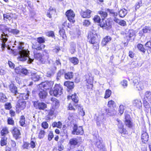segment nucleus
Listing matches in <instances>:
<instances>
[{"label":"nucleus","instance_id":"obj_37","mask_svg":"<svg viewBox=\"0 0 151 151\" xmlns=\"http://www.w3.org/2000/svg\"><path fill=\"white\" fill-rule=\"evenodd\" d=\"M70 62L73 63L74 65H76L78 64L79 62V60L78 58L76 57H72L69 58Z\"/></svg>","mask_w":151,"mask_h":151},{"label":"nucleus","instance_id":"obj_13","mask_svg":"<svg viewBox=\"0 0 151 151\" xmlns=\"http://www.w3.org/2000/svg\"><path fill=\"white\" fill-rule=\"evenodd\" d=\"M44 38H37V41L38 43L39 44V46L36 48H35L36 50H42V49L44 48L45 47V45L42 44L45 42Z\"/></svg>","mask_w":151,"mask_h":151},{"label":"nucleus","instance_id":"obj_38","mask_svg":"<svg viewBox=\"0 0 151 151\" xmlns=\"http://www.w3.org/2000/svg\"><path fill=\"white\" fill-rule=\"evenodd\" d=\"M8 38H0V40L1 42V47L3 50H4V49L6 47L5 43L7 41Z\"/></svg>","mask_w":151,"mask_h":151},{"label":"nucleus","instance_id":"obj_36","mask_svg":"<svg viewBox=\"0 0 151 151\" xmlns=\"http://www.w3.org/2000/svg\"><path fill=\"white\" fill-rule=\"evenodd\" d=\"M98 13L101 16V18H103V19H104L106 18L108 15L106 12L102 10L99 11Z\"/></svg>","mask_w":151,"mask_h":151},{"label":"nucleus","instance_id":"obj_20","mask_svg":"<svg viewBox=\"0 0 151 151\" xmlns=\"http://www.w3.org/2000/svg\"><path fill=\"white\" fill-rule=\"evenodd\" d=\"M93 20L94 22L98 23V25L100 26L101 24H102V22L104 21V19H101L100 17L97 15H95Z\"/></svg>","mask_w":151,"mask_h":151},{"label":"nucleus","instance_id":"obj_52","mask_svg":"<svg viewBox=\"0 0 151 151\" xmlns=\"http://www.w3.org/2000/svg\"><path fill=\"white\" fill-rule=\"evenodd\" d=\"M120 84L124 88L127 86V81L126 80H124L120 83Z\"/></svg>","mask_w":151,"mask_h":151},{"label":"nucleus","instance_id":"obj_45","mask_svg":"<svg viewBox=\"0 0 151 151\" xmlns=\"http://www.w3.org/2000/svg\"><path fill=\"white\" fill-rule=\"evenodd\" d=\"M62 123L60 122H54L52 124L53 127H56L58 128H60L62 126Z\"/></svg>","mask_w":151,"mask_h":151},{"label":"nucleus","instance_id":"obj_53","mask_svg":"<svg viewBox=\"0 0 151 151\" xmlns=\"http://www.w3.org/2000/svg\"><path fill=\"white\" fill-rule=\"evenodd\" d=\"M129 37V38L134 37H135V34L134 31L133 30H129L128 31Z\"/></svg>","mask_w":151,"mask_h":151},{"label":"nucleus","instance_id":"obj_23","mask_svg":"<svg viewBox=\"0 0 151 151\" xmlns=\"http://www.w3.org/2000/svg\"><path fill=\"white\" fill-rule=\"evenodd\" d=\"M64 85L66 86L68 89L71 90L73 89L74 87V83L73 82H70L69 81H68L65 82Z\"/></svg>","mask_w":151,"mask_h":151},{"label":"nucleus","instance_id":"obj_41","mask_svg":"<svg viewBox=\"0 0 151 151\" xmlns=\"http://www.w3.org/2000/svg\"><path fill=\"white\" fill-rule=\"evenodd\" d=\"M59 33L60 35V37H62V38H65L66 37L65 29L60 28V29Z\"/></svg>","mask_w":151,"mask_h":151},{"label":"nucleus","instance_id":"obj_25","mask_svg":"<svg viewBox=\"0 0 151 151\" xmlns=\"http://www.w3.org/2000/svg\"><path fill=\"white\" fill-rule=\"evenodd\" d=\"M55 12L56 10L51 7H50L47 12L46 16L47 17L51 19L52 18V15L53 12Z\"/></svg>","mask_w":151,"mask_h":151},{"label":"nucleus","instance_id":"obj_11","mask_svg":"<svg viewBox=\"0 0 151 151\" xmlns=\"http://www.w3.org/2000/svg\"><path fill=\"white\" fill-rule=\"evenodd\" d=\"M30 93V92L28 91H27L26 93H19L17 97V98L19 99H20L23 100L24 101L25 100H27L28 99Z\"/></svg>","mask_w":151,"mask_h":151},{"label":"nucleus","instance_id":"obj_22","mask_svg":"<svg viewBox=\"0 0 151 151\" xmlns=\"http://www.w3.org/2000/svg\"><path fill=\"white\" fill-rule=\"evenodd\" d=\"M133 104L138 109H140L142 106V103L140 100L135 99L133 101Z\"/></svg>","mask_w":151,"mask_h":151},{"label":"nucleus","instance_id":"obj_17","mask_svg":"<svg viewBox=\"0 0 151 151\" xmlns=\"http://www.w3.org/2000/svg\"><path fill=\"white\" fill-rule=\"evenodd\" d=\"M26 106V103L25 101L22 99H19L17 102V106L21 109H23L25 108Z\"/></svg>","mask_w":151,"mask_h":151},{"label":"nucleus","instance_id":"obj_9","mask_svg":"<svg viewBox=\"0 0 151 151\" xmlns=\"http://www.w3.org/2000/svg\"><path fill=\"white\" fill-rule=\"evenodd\" d=\"M91 11L87 9L85 11H81L80 13V15L83 18H89L91 17Z\"/></svg>","mask_w":151,"mask_h":151},{"label":"nucleus","instance_id":"obj_18","mask_svg":"<svg viewBox=\"0 0 151 151\" xmlns=\"http://www.w3.org/2000/svg\"><path fill=\"white\" fill-rule=\"evenodd\" d=\"M133 84L138 90L143 89L144 88L143 85L142 83L140 82H139L138 80L136 79L133 81Z\"/></svg>","mask_w":151,"mask_h":151},{"label":"nucleus","instance_id":"obj_24","mask_svg":"<svg viewBox=\"0 0 151 151\" xmlns=\"http://www.w3.org/2000/svg\"><path fill=\"white\" fill-rule=\"evenodd\" d=\"M148 135L147 132H143L142 133L141 136V139L142 142L144 143H145L146 142L148 141Z\"/></svg>","mask_w":151,"mask_h":151},{"label":"nucleus","instance_id":"obj_55","mask_svg":"<svg viewBox=\"0 0 151 151\" xmlns=\"http://www.w3.org/2000/svg\"><path fill=\"white\" fill-rule=\"evenodd\" d=\"M91 24V22L89 20L85 19L83 21V25L86 27H88Z\"/></svg>","mask_w":151,"mask_h":151},{"label":"nucleus","instance_id":"obj_46","mask_svg":"<svg viewBox=\"0 0 151 151\" xmlns=\"http://www.w3.org/2000/svg\"><path fill=\"white\" fill-rule=\"evenodd\" d=\"M111 38H103L101 44L103 46L106 45V44L111 40Z\"/></svg>","mask_w":151,"mask_h":151},{"label":"nucleus","instance_id":"obj_26","mask_svg":"<svg viewBox=\"0 0 151 151\" xmlns=\"http://www.w3.org/2000/svg\"><path fill=\"white\" fill-rule=\"evenodd\" d=\"M65 70L60 69L58 72L57 74L56 79L57 80H60L61 76L63 75L65 76Z\"/></svg>","mask_w":151,"mask_h":151},{"label":"nucleus","instance_id":"obj_28","mask_svg":"<svg viewBox=\"0 0 151 151\" xmlns=\"http://www.w3.org/2000/svg\"><path fill=\"white\" fill-rule=\"evenodd\" d=\"M70 51L72 54H73L76 51V44L73 42L70 43Z\"/></svg>","mask_w":151,"mask_h":151},{"label":"nucleus","instance_id":"obj_56","mask_svg":"<svg viewBox=\"0 0 151 151\" xmlns=\"http://www.w3.org/2000/svg\"><path fill=\"white\" fill-rule=\"evenodd\" d=\"M55 74V72L52 70L48 71L46 73V76L49 77H51L53 76Z\"/></svg>","mask_w":151,"mask_h":151},{"label":"nucleus","instance_id":"obj_16","mask_svg":"<svg viewBox=\"0 0 151 151\" xmlns=\"http://www.w3.org/2000/svg\"><path fill=\"white\" fill-rule=\"evenodd\" d=\"M9 88L11 92L17 97L19 93L17 91V87L12 83L9 86Z\"/></svg>","mask_w":151,"mask_h":151},{"label":"nucleus","instance_id":"obj_27","mask_svg":"<svg viewBox=\"0 0 151 151\" xmlns=\"http://www.w3.org/2000/svg\"><path fill=\"white\" fill-rule=\"evenodd\" d=\"M25 118L24 116H21L20 118L19 123L20 125L22 127H25L26 126V124L25 122Z\"/></svg>","mask_w":151,"mask_h":151},{"label":"nucleus","instance_id":"obj_29","mask_svg":"<svg viewBox=\"0 0 151 151\" xmlns=\"http://www.w3.org/2000/svg\"><path fill=\"white\" fill-rule=\"evenodd\" d=\"M72 27L71 24L67 22V21L66 20L62 24V28L64 29H67L68 28H70Z\"/></svg>","mask_w":151,"mask_h":151},{"label":"nucleus","instance_id":"obj_47","mask_svg":"<svg viewBox=\"0 0 151 151\" xmlns=\"http://www.w3.org/2000/svg\"><path fill=\"white\" fill-rule=\"evenodd\" d=\"M45 134V131L41 130L39 133L38 137L40 139L43 138L44 137Z\"/></svg>","mask_w":151,"mask_h":151},{"label":"nucleus","instance_id":"obj_40","mask_svg":"<svg viewBox=\"0 0 151 151\" xmlns=\"http://www.w3.org/2000/svg\"><path fill=\"white\" fill-rule=\"evenodd\" d=\"M70 97H71L72 101L74 103H77L78 102V98L76 94L75 93L74 94H73L72 96H70Z\"/></svg>","mask_w":151,"mask_h":151},{"label":"nucleus","instance_id":"obj_14","mask_svg":"<svg viewBox=\"0 0 151 151\" xmlns=\"http://www.w3.org/2000/svg\"><path fill=\"white\" fill-rule=\"evenodd\" d=\"M30 76L31 79L35 82L39 81L41 78L40 76L38 75L37 73L35 71H31Z\"/></svg>","mask_w":151,"mask_h":151},{"label":"nucleus","instance_id":"obj_54","mask_svg":"<svg viewBox=\"0 0 151 151\" xmlns=\"http://www.w3.org/2000/svg\"><path fill=\"white\" fill-rule=\"evenodd\" d=\"M111 90L108 89L106 91L105 94L104 98L105 99H107L109 97L111 94Z\"/></svg>","mask_w":151,"mask_h":151},{"label":"nucleus","instance_id":"obj_49","mask_svg":"<svg viewBox=\"0 0 151 151\" xmlns=\"http://www.w3.org/2000/svg\"><path fill=\"white\" fill-rule=\"evenodd\" d=\"M8 133V129L6 127L3 128L1 132V133L2 136H4L5 135L7 134Z\"/></svg>","mask_w":151,"mask_h":151},{"label":"nucleus","instance_id":"obj_57","mask_svg":"<svg viewBox=\"0 0 151 151\" xmlns=\"http://www.w3.org/2000/svg\"><path fill=\"white\" fill-rule=\"evenodd\" d=\"M144 107H145V110L147 113H148L150 110L151 113V107H150V105L149 104L145 106Z\"/></svg>","mask_w":151,"mask_h":151},{"label":"nucleus","instance_id":"obj_59","mask_svg":"<svg viewBox=\"0 0 151 151\" xmlns=\"http://www.w3.org/2000/svg\"><path fill=\"white\" fill-rule=\"evenodd\" d=\"M124 110V107L123 105H120L119 107V111L121 115L123 114Z\"/></svg>","mask_w":151,"mask_h":151},{"label":"nucleus","instance_id":"obj_21","mask_svg":"<svg viewBox=\"0 0 151 151\" xmlns=\"http://www.w3.org/2000/svg\"><path fill=\"white\" fill-rule=\"evenodd\" d=\"M49 58L48 54L45 53V54H43L42 55L40 61L42 63H45L48 60Z\"/></svg>","mask_w":151,"mask_h":151},{"label":"nucleus","instance_id":"obj_58","mask_svg":"<svg viewBox=\"0 0 151 151\" xmlns=\"http://www.w3.org/2000/svg\"><path fill=\"white\" fill-rule=\"evenodd\" d=\"M42 56L41 54L40 53H34V58L36 59L39 60V61L40 60V59L41 58Z\"/></svg>","mask_w":151,"mask_h":151},{"label":"nucleus","instance_id":"obj_2","mask_svg":"<svg viewBox=\"0 0 151 151\" xmlns=\"http://www.w3.org/2000/svg\"><path fill=\"white\" fill-rule=\"evenodd\" d=\"M63 88L60 84H55L52 91H50V95H53L55 96H58L62 93Z\"/></svg>","mask_w":151,"mask_h":151},{"label":"nucleus","instance_id":"obj_61","mask_svg":"<svg viewBox=\"0 0 151 151\" xmlns=\"http://www.w3.org/2000/svg\"><path fill=\"white\" fill-rule=\"evenodd\" d=\"M10 32L14 35H17L19 32V31L16 29H11Z\"/></svg>","mask_w":151,"mask_h":151},{"label":"nucleus","instance_id":"obj_62","mask_svg":"<svg viewBox=\"0 0 151 151\" xmlns=\"http://www.w3.org/2000/svg\"><path fill=\"white\" fill-rule=\"evenodd\" d=\"M54 137L53 132L52 131H50L49 133L48 137V139L49 141H51Z\"/></svg>","mask_w":151,"mask_h":151},{"label":"nucleus","instance_id":"obj_51","mask_svg":"<svg viewBox=\"0 0 151 151\" xmlns=\"http://www.w3.org/2000/svg\"><path fill=\"white\" fill-rule=\"evenodd\" d=\"M3 19L4 20H7V19L10 20L11 19L12 17L8 13L4 14H3Z\"/></svg>","mask_w":151,"mask_h":151},{"label":"nucleus","instance_id":"obj_34","mask_svg":"<svg viewBox=\"0 0 151 151\" xmlns=\"http://www.w3.org/2000/svg\"><path fill=\"white\" fill-rule=\"evenodd\" d=\"M7 138L5 136H4L1 137V139L0 141V144L1 146H3L6 145L7 142Z\"/></svg>","mask_w":151,"mask_h":151},{"label":"nucleus","instance_id":"obj_43","mask_svg":"<svg viewBox=\"0 0 151 151\" xmlns=\"http://www.w3.org/2000/svg\"><path fill=\"white\" fill-rule=\"evenodd\" d=\"M46 35L49 37H54L55 36L54 32L53 31H48L45 33Z\"/></svg>","mask_w":151,"mask_h":151},{"label":"nucleus","instance_id":"obj_63","mask_svg":"<svg viewBox=\"0 0 151 151\" xmlns=\"http://www.w3.org/2000/svg\"><path fill=\"white\" fill-rule=\"evenodd\" d=\"M108 105L109 107H114L116 106L114 101L112 100L109 101L108 102Z\"/></svg>","mask_w":151,"mask_h":151},{"label":"nucleus","instance_id":"obj_30","mask_svg":"<svg viewBox=\"0 0 151 151\" xmlns=\"http://www.w3.org/2000/svg\"><path fill=\"white\" fill-rule=\"evenodd\" d=\"M127 10L124 9H120L119 12V15L121 17H124L127 14Z\"/></svg>","mask_w":151,"mask_h":151},{"label":"nucleus","instance_id":"obj_1","mask_svg":"<svg viewBox=\"0 0 151 151\" xmlns=\"http://www.w3.org/2000/svg\"><path fill=\"white\" fill-rule=\"evenodd\" d=\"M23 42H19V45L18 46L19 53L20 55L19 59L21 61H24L27 60V58L29 59V52L27 50L24 49Z\"/></svg>","mask_w":151,"mask_h":151},{"label":"nucleus","instance_id":"obj_32","mask_svg":"<svg viewBox=\"0 0 151 151\" xmlns=\"http://www.w3.org/2000/svg\"><path fill=\"white\" fill-rule=\"evenodd\" d=\"M7 98L5 95L2 93H0V102L4 103L7 101Z\"/></svg>","mask_w":151,"mask_h":151},{"label":"nucleus","instance_id":"obj_44","mask_svg":"<svg viewBox=\"0 0 151 151\" xmlns=\"http://www.w3.org/2000/svg\"><path fill=\"white\" fill-rule=\"evenodd\" d=\"M125 123L126 126L129 128H131L133 126V124L130 120H125Z\"/></svg>","mask_w":151,"mask_h":151},{"label":"nucleus","instance_id":"obj_50","mask_svg":"<svg viewBox=\"0 0 151 151\" xmlns=\"http://www.w3.org/2000/svg\"><path fill=\"white\" fill-rule=\"evenodd\" d=\"M137 47L141 51L145 53V49L143 47V45L141 44H139L137 45Z\"/></svg>","mask_w":151,"mask_h":151},{"label":"nucleus","instance_id":"obj_15","mask_svg":"<svg viewBox=\"0 0 151 151\" xmlns=\"http://www.w3.org/2000/svg\"><path fill=\"white\" fill-rule=\"evenodd\" d=\"M151 32V27L150 26H145L139 33L140 36L142 37L144 36V34L150 32Z\"/></svg>","mask_w":151,"mask_h":151},{"label":"nucleus","instance_id":"obj_19","mask_svg":"<svg viewBox=\"0 0 151 151\" xmlns=\"http://www.w3.org/2000/svg\"><path fill=\"white\" fill-rule=\"evenodd\" d=\"M16 73H20L25 75H27L28 73V70L24 68H22V67H17L15 69Z\"/></svg>","mask_w":151,"mask_h":151},{"label":"nucleus","instance_id":"obj_64","mask_svg":"<svg viewBox=\"0 0 151 151\" xmlns=\"http://www.w3.org/2000/svg\"><path fill=\"white\" fill-rule=\"evenodd\" d=\"M4 107L5 109H6L9 110L12 108V106L11 103H6L4 105Z\"/></svg>","mask_w":151,"mask_h":151},{"label":"nucleus","instance_id":"obj_39","mask_svg":"<svg viewBox=\"0 0 151 151\" xmlns=\"http://www.w3.org/2000/svg\"><path fill=\"white\" fill-rule=\"evenodd\" d=\"M96 36V35L93 30L89 32L88 35V38H95Z\"/></svg>","mask_w":151,"mask_h":151},{"label":"nucleus","instance_id":"obj_7","mask_svg":"<svg viewBox=\"0 0 151 151\" xmlns=\"http://www.w3.org/2000/svg\"><path fill=\"white\" fill-rule=\"evenodd\" d=\"M95 145L99 149V151H107L101 138L96 139Z\"/></svg>","mask_w":151,"mask_h":151},{"label":"nucleus","instance_id":"obj_31","mask_svg":"<svg viewBox=\"0 0 151 151\" xmlns=\"http://www.w3.org/2000/svg\"><path fill=\"white\" fill-rule=\"evenodd\" d=\"M143 99L147 100L148 101H151V92L149 91H147L145 93Z\"/></svg>","mask_w":151,"mask_h":151},{"label":"nucleus","instance_id":"obj_60","mask_svg":"<svg viewBox=\"0 0 151 151\" xmlns=\"http://www.w3.org/2000/svg\"><path fill=\"white\" fill-rule=\"evenodd\" d=\"M7 122L9 124L13 125L14 124V121L12 118L9 117L7 119Z\"/></svg>","mask_w":151,"mask_h":151},{"label":"nucleus","instance_id":"obj_3","mask_svg":"<svg viewBox=\"0 0 151 151\" xmlns=\"http://www.w3.org/2000/svg\"><path fill=\"white\" fill-rule=\"evenodd\" d=\"M113 21L111 18H107L105 22H102V23L100 24V27L107 30L111 29L112 28Z\"/></svg>","mask_w":151,"mask_h":151},{"label":"nucleus","instance_id":"obj_48","mask_svg":"<svg viewBox=\"0 0 151 151\" xmlns=\"http://www.w3.org/2000/svg\"><path fill=\"white\" fill-rule=\"evenodd\" d=\"M51 100L53 102V104L56 106H58L59 105V102L58 100L55 98H52Z\"/></svg>","mask_w":151,"mask_h":151},{"label":"nucleus","instance_id":"obj_5","mask_svg":"<svg viewBox=\"0 0 151 151\" xmlns=\"http://www.w3.org/2000/svg\"><path fill=\"white\" fill-rule=\"evenodd\" d=\"M33 105L36 109L40 110H44L47 107V104L44 102H40L38 101H32Z\"/></svg>","mask_w":151,"mask_h":151},{"label":"nucleus","instance_id":"obj_42","mask_svg":"<svg viewBox=\"0 0 151 151\" xmlns=\"http://www.w3.org/2000/svg\"><path fill=\"white\" fill-rule=\"evenodd\" d=\"M106 11L108 12L109 14H111L114 17H116L117 15V13L114 12L113 9H107Z\"/></svg>","mask_w":151,"mask_h":151},{"label":"nucleus","instance_id":"obj_10","mask_svg":"<svg viewBox=\"0 0 151 151\" xmlns=\"http://www.w3.org/2000/svg\"><path fill=\"white\" fill-rule=\"evenodd\" d=\"M38 95L40 99L41 100L43 101L47 97V93L45 90L41 88L38 93Z\"/></svg>","mask_w":151,"mask_h":151},{"label":"nucleus","instance_id":"obj_12","mask_svg":"<svg viewBox=\"0 0 151 151\" xmlns=\"http://www.w3.org/2000/svg\"><path fill=\"white\" fill-rule=\"evenodd\" d=\"M12 133L13 137L16 140L21 138V133L19 130L17 128H15L13 130Z\"/></svg>","mask_w":151,"mask_h":151},{"label":"nucleus","instance_id":"obj_8","mask_svg":"<svg viewBox=\"0 0 151 151\" xmlns=\"http://www.w3.org/2000/svg\"><path fill=\"white\" fill-rule=\"evenodd\" d=\"M53 83L52 81H48L45 82H42L40 84L41 86V87L43 88V89L47 90L50 89L52 88L53 85Z\"/></svg>","mask_w":151,"mask_h":151},{"label":"nucleus","instance_id":"obj_6","mask_svg":"<svg viewBox=\"0 0 151 151\" xmlns=\"http://www.w3.org/2000/svg\"><path fill=\"white\" fill-rule=\"evenodd\" d=\"M83 133V131L82 127H78L76 124H75L73 127V130L72 134H82Z\"/></svg>","mask_w":151,"mask_h":151},{"label":"nucleus","instance_id":"obj_4","mask_svg":"<svg viewBox=\"0 0 151 151\" xmlns=\"http://www.w3.org/2000/svg\"><path fill=\"white\" fill-rule=\"evenodd\" d=\"M65 14L70 23L73 24L76 21L74 19L75 14L72 9H70L67 10Z\"/></svg>","mask_w":151,"mask_h":151},{"label":"nucleus","instance_id":"obj_33","mask_svg":"<svg viewBox=\"0 0 151 151\" xmlns=\"http://www.w3.org/2000/svg\"><path fill=\"white\" fill-rule=\"evenodd\" d=\"M73 73L72 72H68L65 74L64 77L66 79H70L73 78Z\"/></svg>","mask_w":151,"mask_h":151},{"label":"nucleus","instance_id":"obj_35","mask_svg":"<svg viewBox=\"0 0 151 151\" xmlns=\"http://www.w3.org/2000/svg\"><path fill=\"white\" fill-rule=\"evenodd\" d=\"M78 139L76 138H73L70 139L69 141V143L71 145H76L78 143Z\"/></svg>","mask_w":151,"mask_h":151}]
</instances>
